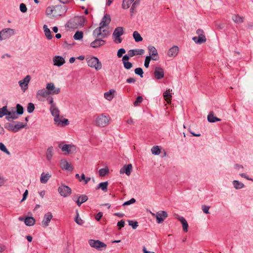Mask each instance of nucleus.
<instances>
[{"instance_id":"obj_1","label":"nucleus","mask_w":253,"mask_h":253,"mask_svg":"<svg viewBox=\"0 0 253 253\" xmlns=\"http://www.w3.org/2000/svg\"><path fill=\"white\" fill-rule=\"evenodd\" d=\"M50 111L52 115L54 117V121L56 125L58 126H65L69 124V122L68 119L63 118L61 119L59 118L60 111L56 106L50 107Z\"/></svg>"},{"instance_id":"obj_2","label":"nucleus","mask_w":253,"mask_h":253,"mask_svg":"<svg viewBox=\"0 0 253 253\" xmlns=\"http://www.w3.org/2000/svg\"><path fill=\"white\" fill-rule=\"evenodd\" d=\"M111 118L109 115L102 114L99 115L96 118L95 124L99 127H105L109 125Z\"/></svg>"},{"instance_id":"obj_3","label":"nucleus","mask_w":253,"mask_h":253,"mask_svg":"<svg viewBox=\"0 0 253 253\" xmlns=\"http://www.w3.org/2000/svg\"><path fill=\"white\" fill-rule=\"evenodd\" d=\"M153 216L156 217L157 222L158 224L162 223L164 220L168 216V213L164 211H160L156 213L151 212Z\"/></svg>"},{"instance_id":"obj_4","label":"nucleus","mask_w":253,"mask_h":253,"mask_svg":"<svg viewBox=\"0 0 253 253\" xmlns=\"http://www.w3.org/2000/svg\"><path fill=\"white\" fill-rule=\"evenodd\" d=\"M88 244L92 248H94L98 251H101L102 248H106L107 247L106 244L98 240L90 239L88 241Z\"/></svg>"},{"instance_id":"obj_5","label":"nucleus","mask_w":253,"mask_h":253,"mask_svg":"<svg viewBox=\"0 0 253 253\" xmlns=\"http://www.w3.org/2000/svg\"><path fill=\"white\" fill-rule=\"evenodd\" d=\"M58 147L63 152H66L68 154L74 153L76 150V146L72 144H59Z\"/></svg>"},{"instance_id":"obj_6","label":"nucleus","mask_w":253,"mask_h":253,"mask_svg":"<svg viewBox=\"0 0 253 253\" xmlns=\"http://www.w3.org/2000/svg\"><path fill=\"white\" fill-rule=\"evenodd\" d=\"M58 191L61 196L67 197L71 195L72 190L69 187L62 184L58 187Z\"/></svg>"},{"instance_id":"obj_7","label":"nucleus","mask_w":253,"mask_h":253,"mask_svg":"<svg viewBox=\"0 0 253 253\" xmlns=\"http://www.w3.org/2000/svg\"><path fill=\"white\" fill-rule=\"evenodd\" d=\"M67 8L65 5H58L54 6V17L64 15L67 11Z\"/></svg>"},{"instance_id":"obj_8","label":"nucleus","mask_w":253,"mask_h":253,"mask_svg":"<svg viewBox=\"0 0 253 253\" xmlns=\"http://www.w3.org/2000/svg\"><path fill=\"white\" fill-rule=\"evenodd\" d=\"M2 40L9 38L14 35V30L11 28H6L0 32Z\"/></svg>"},{"instance_id":"obj_9","label":"nucleus","mask_w":253,"mask_h":253,"mask_svg":"<svg viewBox=\"0 0 253 253\" xmlns=\"http://www.w3.org/2000/svg\"><path fill=\"white\" fill-rule=\"evenodd\" d=\"M31 80V77L29 75L26 76L23 80L19 81L18 84L21 89L25 91L28 89V85Z\"/></svg>"},{"instance_id":"obj_10","label":"nucleus","mask_w":253,"mask_h":253,"mask_svg":"<svg viewBox=\"0 0 253 253\" xmlns=\"http://www.w3.org/2000/svg\"><path fill=\"white\" fill-rule=\"evenodd\" d=\"M46 88L50 92V94H58L60 92V88L55 87L52 83H47Z\"/></svg>"},{"instance_id":"obj_11","label":"nucleus","mask_w":253,"mask_h":253,"mask_svg":"<svg viewBox=\"0 0 253 253\" xmlns=\"http://www.w3.org/2000/svg\"><path fill=\"white\" fill-rule=\"evenodd\" d=\"M53 216L50 212H48L46 213L43 216L42 221V225L44 227H46L48 226L49 223L50 222L51 219H52Z\"/></svg>"},{"instance_id":"obj_12","label":"nucleus","mask_w":253,"mask_h":253,"mask_svg":"<svg viewBox=\"0 0 253 253\" xmlns=\"http://www.w3.org/2000/svg\"><path fill=\"white\" fill-rule=\"evenodd\" d=\"M154 75L156 79L161 80L164 77V71L163 69L161 67H157L155 68Z\"/></svg>"},{"instance_id":"obj_13","label":"nucleus","mask_w":253,"mask_h":253,"mask_svg":"<svg viewBox=\"0 0 253 253\" xmlns=\"http://www.w3.org/2000/svg\"><path fill=\"white\" fill-rule=\"evenodd\" d=\"M102 28L100 26L96 28L92 33V35L95 38H98L101 36V39L105 38L107 37V35L104 33H102Z\"/></svg>"},{"instance_id":"obj_14","label":"nucleus","mask_w":253,"mask_h":253,"mask_svg":"<svg viewBox=\"0 0 253 253\" xmlns=\"http://www.w3.org/2000/svg\"><path fill=\"white\" fill-rule=\"evenodd\" d=\"M85 19L83 17H77L73 19L72 21L70 22V24H72V22L75 23V26L83 27L84 25Z\"/></svg>"},{"instance_id":"obj_15","label":"nucleus","mask_w":253,"mask_h":253,"mask_svg":"<svg viewBox=\"0 0 253 253\" xmlns=\"http://www.w3.org/2000/svg\"><path fill=\"white\" fill-rule=\"evenodd\" d=\"M132 169V165L129 164L125 165L121 169L120 172L121 174L125 173L127 175H130Z\"/></svg>"},{"instance_id":"obj_16","label":"nucleus","mask_w":253,"mask_h":253,"mask_svg":"<svg viewBox=\"0 0 253 253\" xmlns=\"http://www.w3.org/2000/svg\"><path fill=\"white\" fill-rule=\"evenodd\" d=\"M50 92L47 91L46 88H43L39 90L36 94V97L39 99H41V97H46L50 94Z\"/></svg>"},{"instance_id":"obj_17","label":"nucleus","mask_w":253,"mask_h":253,"mask_svg":"<svg viewBox=\"0 0 253 253\" xmlns=\"http://www.w3.org/2000/svg\"><path fill=\"white\" fill-rule=\"evenodd\" d=\"M111 22V17L110 15L106 14L102 18L99 25L103 28L107 26Z\"/></svg>"},{"instance_id":"obj_18","label":"nucleus","mask_w":253,"mask_h":253,"mask_svg":"<svg viewBox=\"0 0 253 253\" xmlns=\"http://www.w3.org/2000/svg\"><path fill=\"white\" fill-rule=\"evenodd\" d=\"M27 126V123L20 122H13V132H17Z\"/></svg>"},{"instance_id":"obj_19","label":"nucleus","mask_w":253,"mask_h":253,"mask_svg":"<svg viewBox=\"0 0 253 253\" xmlns=\"http://www.w3.org/2000/svg\"><path fill=\"white\" fill-rule=\"evenodd\" d=\"M148 49L149 55L151 56L153 58H157V61L158 60L159 57L157 49L153 46H149Z\"/></svg>"},{"instance_id":"obj_20","label":"nucleus","mask_w":253,"mask_h":253,"mask_svg":"<svg viewBox=\"0 0 253 253\" xmlns=\"http://www.w3.org/2000/svg\"><path fill=\"white\" fill-rule=\"evenodd\" d=\"M179 51L178 46L174 45L170 48L168 51L167 55L169 57L173 58L176 56Z\"/></svg>"},{"instance_id":"obj_21","label":"nucleus","mask_w":253,"mask_h":253,"mask_svg":"<svg viewBox=\"0 0 253 253\" xmlns=\"http://www.w3.org/2000/svg\"><path fill=\"white\" fill-rule=\"evenodd\" d=\"M60 167L62 169L69 170L72 171L73 169V168L71 165L65 159L61 160Z\"/></svg>"},{"instance_id":"obj_22","label":"nucleus","mask_w":253,"mask_h":253,"mask_svg":"<svg viewBox=\"0 0 253 253\" xmlns=\"http://www.w3.org/2000/svg\"><path fill=\"white\" fill-rule=\"evenodd\" d=\"M19 219L21 221H24L25 224L28 226H32L35 223V219L33 217H26L25 219L20 217Z\"/></svg>"},{"instance_id":"obj_23","label":"nucleus","mask_w":253,"mask_h":253,"mask_svg":"<svg viewBox=\"0 0 253 253\" xmlns=\"http://www.w3.org/2000/svg\"><path fill=\"white\" fill-rule=\"evenodd\" d=\"M105 43V41L101 39H96L91 42L90 46L93 48H97Z\"/></svg>"},{"instance_id":"obj_24","label":"nucleus","mask_w":253,"mask_h":253,"mask_svg":"<svg viewBox=\"0 0 253 253\" xmlns=\"http://www.w3.org/2000/svg\"><path fill=\"white\" fill-rule=\"evenodd\" d=\"M128 55L132 57L136 55H142L144 53V50L142 49H131L127 51Z\"/></svg>"},{"instance_id":"obj_25","label":"nucleus","mask_w":253,"mask_h":253,"mask_svg":"<svg viewBox=\"0 0 253 253\" xmlns=\"http://www.w3.org/2000/svg\"><path fill=\"white\" fill-rule=\"evenodd\" d=\"M192 40L194 41V42L195 43L201 44L207 41V39L205 36H202L198 37H194L192 38Z\"/></svg>"},{"instance_id":"obj_26","label":"nucleus","mask_w":253,"mask_h":253,"mask_svg":"<svg viewBox=\"0 0 253 253\" xmlns=\"http://www.w3.org/2000/svg\"><path fill=\"white\" fill-rule=\"evenodd\" d=\"M50 177L51 174H50L48 172L46 173L42 172L41 175L40 181L42 184H45L47 183Z\"/></svg>"},{"instance_id":"obj_27","label":"nucleus","mask_w":253,"mask_h":253,"mask_svg":"<svg viewBox=\"0 0 253 253\" xmlns=\"http://www.w3.org/2000/svg\"><path fill=\"white\" fill-rule=\"evenodd\" d=\"M87 63H101L98 58L91 55H88L85 58Z\"/></svg>"},{"instance_id":"obj_28","label":"nucleus","mask_w":253,"mask_h":253,"mask_svg":"<svg viewBox=\"0 0 253 253\" xmlns=\"http://www.w3.org/2000/svg\"><path fill=\"white\" fill-rule=\"evenodd\" d=\"M208 121L210 123H214L215 122H219L221 121V119L214 116V113L213 112H210L209 114L208 115Z\"/></svg>"},{"instance_id":"obj_29","label":"nucleus","mask_w":253,"mask_h":253,"mask_svg":"<svg viewBox=\"0 0 253 253\" xmlns=\"http://www.w3.org/2000/svg\"><path fill=\"white\" fill-rule=\"evenodd\" d=\"M11 112L7 110L6 106H4L3 107L0 108V118L3 117L5 115H10Z\"/></svg>"},{"instance_id":"obj_30","label":"nucleus","mask_w":253,"mask_h":253,"mask_svg":"<svg viewBox=\"0 0 253 253\" xmlns=\"http://www.w3.org/2000/svg\"><path fill=\"white\" fill-rule=\"evenodd\" d=\"M45 36L48 40H51L53 36L50 29L46 25H44L43 27Z\"/></svg>"},{"instance_id":"obj_31","label":"nucleus","mask_w":253,"mask_h":253,"mask_svg":"<svg viewBox=\"0 0 253 253\" xmlns=\"http://www.w3.org/2000/svg\"><path fill=\"white\" fill-rule=\"evenodd\" d=\"M179 220L181 222L183 230L184 232H187L188 231V224L186 219L182 216L179 218Z\"/></svg>"},{"instance_id":"obj_32","label":"nucleus","mask_w":253,"mask_h":253,"mask_svg":"<svg viewBox=\"0 0 253 253\" xmlns=\"http://www.w3.org/2000/svg\"><path fill=\"white\" fill-rule=\"evenodd\" d=\"M108 185V182L107 181L101 182L98 184V186L96 188V190H98L99 189H101L102 191L106 192L107 191V187Z\"/></svg>"},{"instance_id":"obj_33","label":"nucleus","mask_w":253,"mask_h":253,"mask_svg":"<svg viewBox=\"0 0 253 253\" xmlns=\"http://www.w3.org/2000/svg\"><path fill=\"white\" fill-rule=\"evenodd\" d=\"M115 90L114 89L110 90L109 91L104 93V97L108 100L111 101L114 97L113 93H114Z\"/></svg>"},{"instance_id":"obj_34","label":"nucleus","mask_w":253,"mask_h":253,"mask_svg":"<svg viewBox=\"0 0 253 253\" xmlns=\"http://www.w3.org/2000/svg\"><path fill=\"white\" fill-rule=\"evenodd\" d=\"M53 63H65V61L62 56L57 55L53 57Z\"/></svg>"},{"instance_id":"obj_35","label":"nucleus","mask_w":253,"mask_h":253,"mask_svg":"<svg viewBox=\"0 0 253 253\" xmlns=\"http://www.w3.org/2000/svg\"><path fill=\"white\" fill-rule=\"evenodd\" d=\"M53 154V148L51 146L48 148L46 152V158L48 161H50Z\"/></svg>"},{"instance_id":"obj_36","label":"nucleus","mask_w":253,"mask_h":253,"mask_svg":"<svg viewBox=\"0 0 253 253\" xmlns=\"http://www.w3.org/2000/svg\"><path fill=\"white\" fill-rule=\"evenodd\" d=\"M232 20L235 23L237 24L242 23L244 21L243 17L240 16L238 14L233 16Z\"/></svg>"},{"instance_id":"obj_37","label":"nucleus","mask_w":253,"mask_h":253,"mask_svg":"<svg viewBox=\"0 0 253 253\" xmlns=\"http://www.w3.org/2000/svg\"><path fill=\"white\" fill-rule=\"evenodd\" d=\"M124 29L122 27H118L114 31L113 35L121 36L124 34Z\"/></svg>"},{"instance_id":"obj_38","label":"nucleus","mask_w":253,"mask_h":253,"mask_svg":"<svg viewBox=\"0 0 253 253\" xmlns=\"http://www.w3.org/2000/svg\"><path fill=\"white\" fill-rule=\"evenodd\" d=\"M132 36L135 41L137 42H141L143 40V38L141 37L140 34L136 31L133 32Z\"/></svg>"},{"instance_id":"obj_39","label":"nucleus","mask_w":253,"mask_h":253,"mask_svg":"<svg viewBox=\"0 0 253 253\" xmlns=\"http://www.w3.org/2000/svg\"><path fill=\"white\" fill-rule=\"evenodd\" d=\"M233 184L234 187V188L236 189H240L244 187L245 185L243 183L240 182L238 180H234L233 181Z\"/></svg>"},{"instance_id":"obj_40","label":"nucleus","mask_w":253,"mask_h":253,"mask_svg":"<svg viewBox=\"0 0 253 253\" xmlns=\"http://www.w3.org/2000/svg\"><path fill=\"white\" fill-rule=\"evenodd\" d=\"M164 97L165 99L168 102H169L171 101V93H170L169 89L168 90H166L164 93Z\"/></svg>"},{"instance_id":"obj_41","label":"nucleus","mask_w":253,"mask_h":253,"mask_svg":"<svg viewBox=\"0 0 253 253\" xmlns=\"http://www.w3.org/2000/svg\"><path fill=\"white\" fill-rule=\"evenodd\" d=\"M132 3V5L130 9V12L131 13H133L135 12L136 8L140 4V0H136Z\"/></svg>"},{"instance_id":"obj_42","label":"nucleus","mask_w":253,"mask_h":253,"mask_svg":"<svg viewBox=\"0 0 253 253\" xmlns=\"http://www.w3.org/2000/svg\"><path fill=\"white\" fill-rule=\"evenodd\" d=\"M73 37L75 40H81L83 38V32L82 31H77Z\"/></svg>"},{"instance_id":"obj_43","label":"nucleus","mask_w":253,"mask_h":253,"mask_svg":"<svg viewBox=\"0 0 253 253\" xmlns=\"http://www.w3.org/2000/svg\"><path fill=\"white\" fill-rule=\"evenodd\" d=\"M76 214L77 215L76 218H75V221L78 225H83V224L84 223V221L79 217V214L78 211H76Z\"/></svg>"},{"instance_id":"obj_44","label":"nucleus","mask_w":253,"mask_h":253,"mask_svg":"<svg viewBox=\"0 0 253 253\" xmlns=\"http://www.w3.org/2000/svg\"><path fill=\"white\" fill-rule=\"evenodd\" d=\"M109 172V169L108 168L101 169L99 170V175L101 177L105 176Z\"/></svg>"},{"instance_id":"obj_45","label":"nucleus","mask_w":253,"mask_h":253,"mask_svg":"<svg viewBox=\"0 0 253 253\" xmlns=\"http://www.w3.org/2000/svg\"><path fill=\"white\" fill-rule=\"evenodd\" d=\"M131 3L129 0H123L122 7L123 9H127Z\"/></svg>"},{"instance_id":"obj_46","label":"nucleus","mask_w":253,"mask_h":253,"mask_svg":"<svg viewBox=\"0 0 253 253\" xmlns=\"http://www.w3.org/2000/svg\"><path fill=\"white\" fill-rule=\"evenodd\" d=\"M152 153L155 155H159L161 151L158 146H153L151 149Z\"/></svg>"},{"instance_id":"obj_47","label":"nucleus","mask_w":253,"mask_h":253,"mask_svg":"<svg viewBox=\"0 0 253 253\" xmlns=\"http://www.w3.org/2000/svg\"><path fill=\"white\" fill-rule=\"evenodd\" d=\"M17 114L22 115L24 112L23 107L19 104H17L16 106Z\"/></svg>"},{"instance_id":"obj_48","label":"nucleus","mask_w":253,"mask_h":253,"mask_svg":"<svg viewBox=\"0 0 253 253\" xmlns=\"http://www.w3.org/2000/svg\"><path fill=\"white\" fill-rule=\"evenodd\" d=\"M4 127L8 130L13 132V124L6 123L4 124Z\"/></svg>"},{"instance_id":"obj_49","label":"nucleus","mask_w":253,"mask_h":253,"mask_svg":"<svg viewBox=\"0 0 253 253\" xmlns=\"http://www.w3.org/2000/svg\"><path fill=\"white\" fill-rule=\"evenodd\" d=\"M113 39H114V42L116 43H120L122 42V38L119 36L117 35H112Z\"/></svg>"},{"instance_id":"obj_50","label":"nucleus","mask_w":253,"mask_h":253,"mask_svg":"<svg viewBox=\"0 0 253 253\" xmlns=\"http://www.w3.org/2000/svg\"><path fill=\"white\" fill-rule=\"evenodd\" d=\"M0 150L8 155L10 154V152L7 149L5 146L1 142H0Z\"/></svg>"},{"instance_id":"obj_51","label":"nucleus","mask_w":253,"mask_h":253,"mask_svg":"<svg viewBox=\"0 0 253 253\" xmlns=\"http://www.w3.org/2000/svg\"><path fill=\"white\" fill-rule=\"evenodd\" d=\"M77 197L80 200L82 203L85 202L88 200V197L84 194L81 195L80 196L77 195Z\"/></svg>"},{"instance_id":"obj_52","label":"nucleus","mask_w":253,"mask_h":253,"mask_svg":"<svg viewBox=\"0 0 253 253\" xmlns=\"http://www.w3.org/2000/svg\"><path fill=\"white\" fill-rule=\"evenodd\" d=\"M128 225L131 226L133 229H135L138 226V223L137 221L132 220H128Z\"/></svg>"},{"instance_id":"obj_53","label":"nucleus","mask_w":253,"mask_h":253,"mask_svg":"<svg viewBox=\"0 0 253 253\" xmlns=\"http://www.w3.org/2000/svg\"><path fill=\"white\" fill-rule=\"evenodd\" d=\"M35 109V105L32 103H29L27 106V111L29 113H32L33 112Z\"/></svg>"},{"instance_id":"obj_54","label":"nucleus","mask_w":253,"mask_h":253,"mask_svg":"<svg viewBox=\"0 0 253 253\" xmlns=\"http://www.w3.org/2000/svg\"><path fill=\"white\" fill-rule=\"evenodd\" d=\"M143 98L141 96H138L136 99V100L134 102L133 105L134 106H138L140 103L142 102Z\"/></svg>"},{"instance_id":"obj_55","label":"nucleus","mask_w":253,"mask_h":253,"mask_svg":"<svg viewBox=\"0 0 253 253\" xmlns=\"http://www.w3.org/2000/svg\"><path fill=\"white\" fill-rule=\"evenodd\" d=\"M130 57V56L129 55H128V52H127V53L126 54H125L123 57V58H122L123 63H131L130 62H129L128 61Z\"/></svg>"},{"instance_id":"obj_56","label":"nucleus","mask_w":253,"mask_h":253,"mask_svg":"<svg viewBox=\"0 0 253 253\" xmlns=\"http://www.w3.org/2000/svg\"><path fill=\"white\" fill-rule=\"evenodd\" d=\"M20 10L22 13H25L27 11V8L25 4L21 3L19 6Z\"/></svg>"},{"instance_id":"obj_57","label":"nucleus","mask_w":253,"mask_h":253,"mask_svg":"<svg viewBox=\"0 0 253 253\" xmlns=\"http://www.w3.org/2000/svg\"><path fill=\"white\" fill-rule=\"evenodd\" d=\"M134 72H135V74L139 75L141 77H143V70L142 69V68H136L135 69Z\"/></svg>"},{"instance_id":"obj_58","label":"nucleus","mask_w":253,"mask_h":253,"mask_svg":"<svg viewBox=\"0 0 253 253\" xmlns=\"http://www.w3.org/2000/svg\"><path fill=\"white\" fill-rule=\"evenodd\" d=\"M54 6L52 7H48L46 9V14L47 15H50L52 14L53 16H54Z\"/></svg>"},{"instance_id":"obj_59","label":"nucleus","mask_w":253,"mask_h":253,"mask_svg":"<svg viewBox=\"0 0 253 253\" xmlns=\"http://www.w3.org/2000/svg\"><path fill=\"white\" fill-rule=\"evenodd\" d=\"M135 202H136L135 199L134 198H132L130 200L124 203L123 204V206H128L130 204H134Z\"/></svg>"},{"instance_id":"obj_60","label":"nucleus","mask_w":253,"mask_h":253,"mask_svg":"<svg viewBox=\"0 0 253 253\" xmlns=\"http://www.w3.org/2000/svg\"><path fill=\"white\" fill-rule=\"evenodd\" d=\"M91 68H94L96 71H98L102 68V64H88Z\"/></svg>"},{"instance_id":"obj_61","label":"nucleus","mask_w":253,"mask_h":253,"mask_svg":"<svg viewBox=\"0 0 253 253\" xmlns=\"http://www.w3.org/2000/svg\"><path fill=\"white\" fill-rule=\"evenodd\" d=\"M125 53H126V50L124 48H120L117 52V56L118 57L120 58V57H122L123 54H124Z\"/></svg>"},{"instance_id":"obj_62","label":"nucleus","mask_w":253,"mask_h":253,"mask_svg":"<svg viewBox=\"0 0 253 253\" xmlns=\"http://www.w3.org/2000/svg\"><path fill=\"white\" fill-rule=\"evenodd\" d=\"M151 60L153 61H157V58H153L152 57H151V56L150 55L147 56L145 58L144 63H150V62Z\"/></svg>"},{"instance_id":"obj_63","label":"nucleus","mask_w":253,"mask_h":253,"mask_svg":"<svg viewBox=\"0 0 253 253\" xmlns=\"http://www.w3.org/2000/svg\"><path fill=\"white\" fill-rule=\"evenodd\" d=\"M210 208V206H208L206 205H203L202 206V210L203 211V212L205 213H209V209Z\"/></svg>"},{"instance_id":"obj_64","label":"nucleus","mask_w":253,"mask_h":253,"mask_svg":"<svg viewBox=\"0 0 253 253\" xmlns=\"http://www.w3.org/2000/svg\"><path fill=\"white\" fill-rule=\"evenodd\" d=\"M103 213L102 212H99L95 215V218L97 221H99L102 217Z\"/></svg>"}]
</instances>
